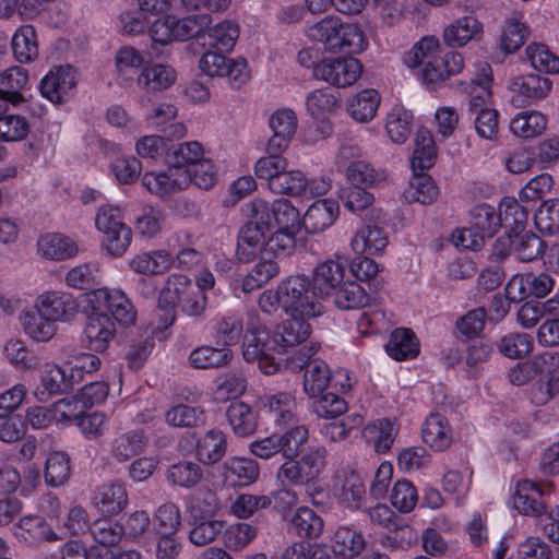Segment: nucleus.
<instances>
[{
    "instance_id": "obj_1",
    "label": "nucleus",
    "mask_w": 559,
    "mask_h": 559,
    "mask_svg": "<svg viewBox=\"0 0 559 559\" xmlns=\"http://www.w3.org/2000/svg\"><path fill=\"white\" fill-rule=\"evenodd\" d=\"M259 307L265 313L281 309L289 318L271 333L258 314L248 316L242 340L243 359L258 361L259 369L271 376L284 366L287 350L309 337L310 320L320 318L324 307L311 278L302 273L287 275L275 289L264 290L259 297Z\"/></svg>"
},
{
    "instance_id": "obj_2",
    "label": "nucleus",
    "mask_w": 559,
    "mask_h": 559,
    "mask_svg": "<svg viewBox=\"0 0 559 559\" xmlns=\"http://www.w3.org/2000/svg\"><path fill=\"white\" fill-rule=\"evenodd\" d=\"M248 206L251 219L239 231L238 259L248 263L262 252L290 254L302 229L299 210L286 199H254Z\"/></svg>"
},
{
    "instance_id": "obj_3",
    "label": "nucleus",
    "mask_w": 559,
    "mask_h": 559,
    "mask_svg": "<svg viewBox=\"0 0 559 559\" xmlns=\"http://www.w3.org/2000/svg\"><path fill=\"white\" fill-rule=\"evenodd\" d=\"M80 305L85 317L81 342L94 353H105L115 338L112 318L123 326H131L136 320L134 306L121 288L92 289L82 295Z\"/></svg>"
},
{
    "instance_id": "obj_4",
    "label": "nucleus",
    "mask_w": 559,
    "mask_h": 559,
    "mask_svg": "<svg viewBox=\"0 0 559 559\" xmlns=\"http://www.w3.org/2000/svg\"><path fill=\"white\" fill-rule=\"evenodd\" d=\"M211 22L212 17L206 13L186 16L169 14L152 22L140 11H126L120 15L121 28L124 34L136 36L147 32L152 44L162 47L199 38Z\"/></svg>"
},
{
    "instance_id": "obj_5",
    "label": "nucleus",
    "mask_w": 559,
    "mask_h": 559,
    "mask_svg": "<svg viewBox=\"0 0 559 559\" xmlns=\"http://www.w3.org/2000/svg\"><path fill=\"white\" fill-rule=\"evenodd\" d=\"M493 75L491 66L481 62L476 66V73L469 80H462L457 88L468 96L469 110L475 115L474 127L477 135L484 140L495 141L499 133V112L487 105L492 97Z\"/></svg>"
},
{
    "instance_id": "obj_6",
    "label": "nucleus",
    "mask_w": 559,
    "mask_h": 559,
    "mask_svg": "<svg viewBox=\"0 0 559 559\" xmlns=\"http://www.w3.org/2000/svg\"><path fill=\"white\" fill-rule=\"evenodd\" d=\"M39 511L40 514L22 516L13 525V535L20 543L36 547L44 543L57 542L63 538L61 530L52 524L58 522L62 511L59 499L52 495L43 497Z\"/></svg>"
},
{
    "instance_id": "obj_7",
    "label": "nucleus",
    "mask_w": 559,
    "mask_h": 559,
    "mask_svg": "<svg viewBox=\"0 0 559 559\" xmlns=\"http://www.w3.org/2000/svg\"><path fill=\"white\" fill-rule=\"evenodd\" d=\"M253 173L275 194L297 198L307 193L306 174L298 168H290L288 159L282 154H269L258 158Z\"/></svg>"
},
{
    "instance_id": "obj_8",
    "label": "nucleus",
    "mask_w": 559,
    "mask_h": 559,
    "mask_svg": "<svg viewBox=\"0 0 559 559\" xmlns=\"http://www.w3.org/2000/svg\"><path fill=\"white\" fill-rule=\"evenodd\" d=\"M326 450L323 447L309 448L300 460L285 461L277 471V480L282 485H305L311 502L317 506L316 495L319 493L317 479L326 463Z\"/></svg>"
},
{
    "instance_id": "obj_9",
    "label": "nucleus",
    "mask_w": 559,
    "mask_h": 559,
    "mask_svg": "<svg viewBox=\"0 0 559 559\" xmlns=\"http://www.w3.org/2000/svg\"><path fill=\"white\" fill-rule=\"evenodd\" d=\"M206 304V295L197 292L192 281L180 273H173L166 278L158 296L160 308L171 310L179 307L182 312L191 317L202 314Z\"/></svg>"
},
{
    "instance_id": "obj_10",
    "label": "nucleus",
    "mask_w": 559,
    "mask_h": 559,
    "mask_svg": "<svg viewBox=\"0 0 559 559\" xmlns=\"http://www.w3.org/2000/svg\"><path fill=\"white\" fill-rule=\"evenodd\" d=\"M364 72L362 62L353 56L325 57L313 64L316 80L336 88L355 85Z\"/></svg>"
},
{
    "instance_id": "obj_11",
    "label": "nucleus",
    "mask_w": 559,
    "mask_h": 559,
    "mask_svg": "<svg viewBox=\"0 0 559 559\" xmlns=\"http://www.w3.org/2000/svg\"><path fill=\"white\" fill-rule=\"evenodd\" d=\"M552 87L550 79L535 72L514 75L507 84L511 102L516 106L532 105L546 99Z\"/></svg>"
},
{
    "instance_id": "obj_12",
    "label": "nucleus",
    "mask_w": 559,
    "mask_h": 559,
    "mask_svg": "<svg viewBox=\"0 0 559 559\" xmlns=\"http://www.w3.org/2000/svg\"><path fill=\"white\" fill-rule=\"evenodd\" d=\"M79 73L70 64L50 69L39 82L40 95L52 104H63L74 94Z\"/></svg>"
},
{
    "instance_id": "obj_13",
    "label": "nucleus",
    "mask_w": 559,
    "mask_h": 559,
    "mask_svg": "<svg viewBox=\"0 0 559 559\" xmlns=\"http://www.w3.org/2000/svg\"><path fill=\"white\" fill-rule=\"evenodd\" d=\"M341 108V98L337 92L329 86H321L307 93L305 109L307 115L323 127L321 133L330 136L332 133L331 119Z\"/></svg>"
},
{
    "instance_id": "obj_14",
    "label": "nucleus",
    "mask_w": 559,
    "mask_h": 559,
    "mask_svg": "<svg viewBox=\"0 0 559 559\" xmlns=\"http://www.w3.org/2000/svg\"><path fill=\"white\" fill-rule=\"evenodd\" d=\"M141 181L151 194L159 199L169 198L190 186V177L187 171L174 165L159 171H146L143 174Z\"/></svg>"
},
{
    "instance_id": "obj_15",
    "label": "nucleus",
    "mask_w": 559,
    "mask_h": 559,
    "mask_svg": "<svg viewBox=\"0 0 559 559\" xmlns=\"http://www.w3.org/2000/svg\"><path fill=\"white\" fill-rule=\"evenodd\" d=\"M32 309L56 325L58 323H69L76 316V304L73 297L59 290L40 293L34 300Z\"/></svg>"
},
{
    "instance_id": "obj_16",
    "label": "nucleus",
    "mask_w": 559,
    "mask_h": 559,
    "mask_svg": "<svg viewBox=\"0 0 559 559\" xmlns=\"http://www.w3.org/2000/svg\"><path fill=\"white\" fill-rule=\"evenodd\" d=\"M267 126L272 131L267 141L270 154H283L288 150L297 132V114L288 107L277 108L270 115Z\"/></svg>"
},
{
    "instance_id": "obj_17",
    "label": "nucleus",
    "mask_w": 559,
    "mask_h": 559,
    "mask_svg": "<svg viewBox=\"0 0 559 559\" xmlns=\"http://www.w3.org/2000/svg\"><path fill=\"white\" fill-rule=\"evenodd\" d=\"M465 59L462 52L444 49L417 75L425 85H438L463 72Z\"/></svg>"
},
{
    "instance_id": "obj_18",
    "label": "nucleus",
    "mask_w": 559,
    "mask_h": 559,
    "mask_svg": "<svg viewBox=\"0 0 559 559\" xmlns=\"http://www.w3.org/2000/svg\"><path fill=\"white\" fill-rule=\"evenodd\" d=\"M542 252L543 241L534 233L525 229L507 238H500L495 247V253L501 257L513 254L524 262L537 259Z\"/></svg>"
},
{
    "instance_id": "obj_19",
    "label": "nucleus",
    "mask_w": 559,
    "mask_h": 559,
    "mask_svg": "<svg viewBox=\"0 0 559 559\" xmlns=\"http://www.w3.org/2000/svg\"><path fill=\"white\" fill-rule=\"evenodd\" d=\"M484 25L474 14H466L452 20L442 32V38L450 48H463L471 41L483 37Z\"/></svg>"
},
{
    "instance_id": "obj_20",
    "label": "nucleus",
    "mask_w": 559,
    "mask_h": 559,
    "mask_svg": "<svg viewBox=\"0 0 559 559\" xmlns=\"http://www.w3.org/2000/svg\"><path fill=\"white\" fill-rule=\"evenodd\" d=\"M338 215L340 204L335 199H318L307 207L301 216L302 228L312 235L322 233L334 225Z\"/></svg>"
},
{
    "instance_id": "obj_21",
    "label": "nucleus",
    "mask_w": 559,
    "mask_h": 559,
    "mask_svg": "<svg viewBox=\"0 0 559 559\" xmlns=\"http://www.w3.org/2000/svg\"><path fill=\"white\" fill-rule=\"evenodd\" d=\"M542 497L543 490L538 484L530 479H519L509 503L521 514L539 518L546 511Z\"/></svg>"
},
{
    "instance_id": "obj_22",
    "label": "nucleus",
    "mask_w": 559,
    "mask_h": 559,
    "mask_svg": "<svg viewBox=\"0 0 559 559\" xmlns=\"http://www.w3.org/2000/svg\"><path fill=\"white\" fill-rule=\"evenodd\" d=\"M260 475V466L253 459L233 456L221 466V476L228 487H246L254 484Z\"/></svg>"
},
{
    "instance_id": "obj_23",
    "label": "nucleus",
    "mask_w": 559,
    "mask_h": 559,
    "mask_svg": "<svg viewBox=\"0 0 559 559\" xmlns=\"http://www.w3.org/2000/svg\"><path fill=\"white\" fill-rule=\"evenodd\" d=\"M177 70L169 63L155 62L145 66L135 78L136 86L147 93H162L177 81Z\"/></svg>"
},
{
    "instance_id": "obj_24",
    "label": "nucleus",
    "mask_w": 559,
    "mask_h": 559,
    "mask_svg": "<svg viewBox=\"0 0 559 559\" xmlns=\"http://www.w3.org/2000/svg\"><path fill=\"white\" fill-rule=\"evenodd\" d=\"M321 297H330L345 281V264L338 259H326L316 265L310 277Z\"/></svg>"
},
{
    "instance_id": "obj_25",
    "label": "nucleus",
    "mask_w": 559,
    "mask_h": 559,
    "mask_svg": "<svg viewBox=\"0 0 559 559\" xmlns=\"http://www.w3.org/2000/svg\"><path fill=\"white\" fill-rule=\"evenodd\" d=\"M381 99L376 88H362L348 97L346 112L357 123H369L376 118Z\"/></svg>"
},
{
    "instance_id": "obj_26",
    "label": "nucleus",
    "mask_w": 559,
    "mask_h": 559,
    "mask_svg": "<svg viewBox=\"0 0 559 559\" xmlns=\"http://www.w3.org/2000/svg\"><path fill=\"white\" fill-rule=\"evenodd\" d=\"M421 439L431 450L442 452L452 444L454 431L445 416L432 413L424 421Z\"/></svg>"
},
{
    "instance_id": "obj_27",
    "label": "nucleus",
    "mask_w": 559,
    "mask_h": 559,
    "mask_svg": "<svg viewBox=\"0 0 559 559\" xmlns=\"http://www.w3.org/2000/svg\"><path fill=\"white\" fill-rule=\"evenodd\" d=\"M349 245L357 254L381 255L389 245V236L382 227L366 224L356 229Z\"/></svg>"
},
{
    "instance_id": "obj_28",
    "label": "nucleus",
    "mask_w": 559,
    "mask_h": 559,
    "mask_svg": "<svg viewBox=\"0 0 559 559\" xmlns=\"http://www.w3.org/2000/svg\"><path fill=\"white\" fill-rule=\"evenodd\" d=\"M128 491L121 483L99 486L92 496L93 507L100 513L117 515L128 506Z\"/></svg>"
},
{
    "instance_id": "obj_29",
    "label": "nucleus",
    "mask_w": 559,
    "mask_h": 559,
    "mask_svg": "<svg viewBox=\"0 0 559 559\" xmlns=\"http://www.w3.org/2000/svg\"><path fill=\"white\" fill-rule=\"evenodd\" d=\"M260 408L270 415L275 425L284 426L296 420L295 395L288 392L264 394L259 399Z\"/></svg>"
},
{
    "instance_id": "obj_30",
    "label": "nucleus",
    "mask_w": 559,
    "mask_h": 559,
    "mask_svg": "<svg viewBox=\"0 0 559 559\" xmlns=\"http://www.w3.org/2000/svg\"><path fill=\"white\" fill-rule=\"evenodd\" d=\"M337 502L352 511L359 510L366 502V487L362 477L356 472H345L335 488Z\"/></svg>"
},
{
    "instance_id": "obj_31",
    "label": "nucleus",
    "mask_w": 559,
    "mask_h": 559,
    "mask_svg": "<svg viewBox=\"0 0 559 559\" xmlns=\"http://www.w3.org/2000/svg\"><path fill=\"white\" fill-rule=\"evenodd\" d=\"M66 372V367L55 362H46L40 374V388L35 391L39 401L46 400L53 394H62L70 391L74 385Z\"/></svg>"
},
{
    "instance_id": "obj_32",
    "label": "nucleus",
    "mask_w": 559,
    "mask_h": 559,
    "mask_svg": "<svg viewBox=\"0 0 559 559\" xmlns=\"http://www.w3.org/2000/svg\"><path fill=\"white\" fill-rule=\"evenodd\" d=\"M444 48L435 35H427L413 44L404 56V64L416 70L417 74L429 64Z\"/></svg>"
},
{
    "instance_id": "obj_33",
    "label": "nucleus",
    "mask_w": 559,
    "mask_h": 559,
    "mask_svg": "<svg viewBox=\"0 0 559 559\" xmlns=\"http://www.w3.org/2000/svg\"><path fill=\"white\" fill-rule=\"evenodd\" d=\"M28 86V71L20 66H12L0 72V99L12 105L25 102L23 92Z\"/></svg>"
},
{
    "instance_id": "obj_34",
    "label": "nucleus",
    "mask_w": 559,
    "mask_h": 559,
    "mask_svg": "<svg viewBox=\"0 0 559 559\" xmlns=\"http://www.w3.org/2000/svg\"><path fill=\"white\" fill-rule=\"evenodd\" d=\"M397 430L394 421L379 418L364 427L361 437L377 453H385L392 448Z\"/></svg>"
},
{
    "instance_id": "obj_35",
    "label": "nucleus",
    "mask_w": 559,
    "mask_h": 559,
    "mask_svg": "<svg viewBox=\"0 0 559 559\" xmlns=\"http://www.w3.org/2000/svg\"><path fill=\"white\" fill-rule=\"evenodd\" d=\"M37 251L46 259L63 261L75 257L79 248L70 237L59 233H50L38 239Z\"/></svg>"
},
{
    "instance_id": "obj_36",
    "label": "nucleus",
    "mask_w": 559,
    "mask_h": 559,
    "mask_svg": "<svg viewBox=\"0 0 559 559\" xmlns=\"http://www.w3.org/2000/svg\"><path fill=\"white\" fill-rule=\"evenodd\" d=\"M226 416L234 435L239 438L253 435L259 425L258 413L242 401L230 403Z\"/></svg>"
},
{
    "instance_id": "obj_37",
    "label": "nucleus",
    "mask_w": 559,
    "mask_h": 559,
    "mask_svg": "<svg viewBox=\"0 0 559 559\" xmlns=\"http://www.w3.org/2000/svg\"><path fill=\"white\" fill-rule=\"evenodd\" d=\"M337 33L334 52L346 51L355 57L368 50L369 39L358 22L342 20V26H340Z\"/></svg>"
},
{
    "instance_id": "obj_38",
    "label": "nucleus",
    "mask_w": 559,
    "mask_h": 559,
    "mask_svg": "<svg viewBox=\"0 0 559 559\" xmlns=\"http://www.w3.org/2000/svg\"><path fill=\"white\" fill-rule=\"evenodd\" d=\"M332 548L340 557L353 559L366 547V538L357 528L348 525L338 526L332 536Z\"/></svg>"
},
{
    "instance_id": "obj_39",
    "label": "nucleus",
    "mask_w": 559,
    "mask_h": 559,
    "mask_svg": "<svg viewBox=\"0 0 559 559\" xmlns=\"http://www.w3.org/2000/svg\"><path fill=\"white\" fill-rule=\"evenodd\" d=\"M174 257L166 250L143 251L129 261V267L138 274L157 275L168 271Z\"/></svg>"
},
{
    "instance_id": "obj_40",
    "label": "nucleus",
    "mask_w": 559,
    "mask_h": 559,
    "mask_svg": "<svg viewBox=\"0 0 559 559\" xmlns=\"http://www.w3.org/2000/svg\"><path fill=\"white\" fill-rule=\"evenodd\" d=\"M20 323L25 335L35 343H48L58 333V325L32 308L21 312Z\"/></svg>"
},
{
    "instance_id": "obj_41",
    "label": "nucleus",
    "mask_w": 559,
    "mask_h": 559,
    "mask_svg": "<svg viewBox=\"0 0 559 559\" xmlns=\"http://www.w3.org/2000/svg\"><path fill=\"white\" fill-rule=\"evenodd\" d=\"M227 440L222 430L211 429L195 444V459L205 465L217 463L226 453Z\"/></svg>"
},
{
    "instance_id": "obj_42",
    "label": "nucleus",
    "mask_w": 559,
    "mask_h": 559,
    "mask_svg": "<svg viewBox=\"0 0 559 559\" xmlns=\"http://www.w3.org/2000/svg\"><path fill=\"white\" fill-rule=\"evenodd\" d=\"M547 117L534 109L518 112L510 121V131L520 139L530 140L542 135L547 129Z\"/></svg>"
},
{
    "instance_id": "obj_43",
    "label": "nucleus",
    "mask_w": 559,
    "mask_h": 559,
    "mask_svg": "<svg viewBox=\"0 0 559 559\" xmlns=\"http://www.w3.org/2000/svg\"><path fill=\"white\" fill-rule=\"evenodd\" d=\"M11 46L14 59L21 64H28L38 57L39 44L37 32L32 25H22L14 32Z\"/></svg>"
},
{
    "instance_id": "obj_44",
    "label": "nucleus",
    "mask_w": 559,
    "mask_h": 559,
    "mask_svg": "<svg viewBox=\"0 0 559 559\" xmlns=\"http://www.w3.org/2000/svg\"><path fill=\"white\" fill-rule=\"evenodd\" d=\"M530 28L523 20V15L513 14L506 19L501 26L499 47L504 53H514L526 41Z\"/></svg>"
},
{
    "instance_id": "obj_45",
    "label": "nucleus",
    "mask_w": 559,
    "mask_h": 559,
    "mask_svg": "<svg viewBox=\"0 0 559 559\" xmlns=\"http://www.w3.org/2000/svg\"><path fill=\"white\" fill-rule=\"evenodd\" d=\"M402 195L408 203L417 202L429 205L437 201L439 188L429 175L414 171Z\"/></svg>"
},
{
    "instance_id": "obj_46",
    "label": "nucleus",
    "mask_w": 559,
    "mask_h": 559,
    "mask_svg": "<svg viewBox=\"0 0 559 559\" xmlns=\"http://www.w3.org/2000/svg\"><path fill=\"white\" fill-rule=\"evenodd\" d=\"M114 63L117 78L131 82L134 74L145 68V52L132 45H124L115 52Z\"/></svg>"
},
{
    "instance_id": "obj_47",
    "label": "nucleus",
    "mask_w": 559,
    "mask_h": 559,
    "mask_svg": "<svg viewBox=\"0 0 559 559\" xmlns=\"http://www.w3.org/2000/svg\"><path fill=\"white\" fill-rule=\"evenodd\" d=\"M497 213L500 218V228H504L508 236L524 231L528 212L515 198L504 197L498 206Z\"/></svg>"
},
{
    "instance_id": "obj_48",
    "label": "nucleus",
    "mask_w": 559,
    "mask_h": 559,
    "mask_svg": "<svg viewBox=\"0 0 559 559\" xmlns=\"http://www.w3.org/2000/svg\"><path fill=\"white\" fill-rule=\"evenodd\" d=\"M438 147L432 133L428 129H420L415 135L414 150L411 157L413 171H423L431 168L437 160Z\"/></svg>"
},
{
    "instance_id": "obj_49",
    "label": "nucleus",
    "mask_w": 559,
    "mask_h": 559,
    "mask_svg": "<svg viewBox=\"0 0 559 559\" xmlns=\"http://www.w3.org/2000/svg\"><path fill=\"white\" fill-rule=\"evenodd\" d=\"M385 352L397 361L413 359L419 354V341L411 329L399 328L391 333Z\"/></svg>"
},
{
    "instance_id": "obj_50",
    "label": "nucleus",
    "mask_w": 559,
    "mask_h": 559,
    "mask_svg": "<svg viewBox=\"0 0 559 559\" xmlns=\"http://www.w3.org/2000/svg\"><path fill=\"white\" fill-rule=\"evenodd\" d=\"M4 360L21 372L34 371L38 367V359L34 356L26 343L19 337L7 340L2 346Z\"/></svg>"
},
{
    "instance_id": "obj_51",
    "label": "nucleus",
    "mask_w": 559,
    "mask_h": 559,
    "mask_svg": "<svg viewBox=\"0 0 559 559\" xmlns=\"http://www.w3.org/2000/svg\"><path fill=\"white\" fill-rule=\"evenodd\" d=\"M412 123V111L402 105H395L384 118V130L392 143L403 144L411 134Z\"/></svg>"
},
{
    "instance_id": "obj_52",
    "label": "nucleus",
    "mask_w": 559,
    "mask_h": 559,
    "mask_svg": "<svg viewBox=\"0 0 559 559\" xmlns=\"http://www.w3.org/2000/svg\"><path fill=\"white\" fill-rule=\"evenodd\" d=\"M94 352H75L66 357L63 365L73 385L82 382L87 374L99 370L102 359Z\"/></svg>"
},
{
    "instance_id": "obj_53",
    "label": "nucleus",
    "mask_w": 559,
    "mask_h": 559,
    "mask_svg": "<svg viewBox=\"0 0 559 559\" xmlns=\"http://www.w3.org/2000/svg\"><path fill=\"white\" fill-rule=\"evenodd\" d=\"M344 176L354 185L370 188L384 186L389 178L385 169L376 168L364 159L348 165L345 169Z\"/></svg>"
},
{
    "instance_id": "obj_54",
    "label": "nucleus",
    "mask_w": 559,
    "mask_h": 559,
    "mask_svg": "<svg viewBox=\"0 0 559 559\" xmlns=\"http://www.w3.org/2000/svg\"><path fill=\"white\" fill-rule=\"evenodd\" d=\"M340 26H342V19L330 14L307 25L305 35L308 39L322 44L328 51L334 52Z\"/></svg>"
},
{
    "instance_id": "obj_55",
    "label": "nucleus",
    "mask_w": 559,
    "mask_h": 559,
    "mask_svg": "<svg viewBox=\"0 0 559 559\" xmlns=\"http://www.w3.org/2000/svg\"><path fill=\"white\" fill-rule=\"evenodd\" d=\"M530 66L539 74L559 75V56L543 43H531L524 50Z\"/></svg>"
},
{
    "instance_id": "obj_56",
    "label": "nucleus",
    "mask_w": 559,
    "mask_h": 559,
    "mask_svg": "<svg viewBox=\"0 0 559 559\" xmlns=\"http://www.w3.org/2000/svg\"><path fill=\"white\" fill-rule=\"evenodd\" d=\"M473 471L469 467L449 469L443 474L441 486L450 495L456 506H462L471 490Z\"/></svg>"
},
{
    "instance_id": "obj_57",
    "label": "nucleus",
    "mask_w": 559,
    "mask_h": 559,
    "mask_svg": "<svg viewBox=\"0 0 559 559\" xmlns=\"http://www.w3.org/2000/svg\"><path fill=\"white\" fill-rule=\"evenodd\" d=\"M231 358L233 352L230 348L202 345L191 352L189 361L193 368L212 369L228 365Z\"/></svg>"
},
{
    "instance_id": "obj_58",
    "label": "nucleus",
    "mask_w": 559,
    "mask_h": 559,
    "mask_svg": "<svg viewBox=\"0 0 559 559\" xmlns=\"http://www.w3.org/2000/svg\"><path fill=\"white\" fill-rule=\"evenodd\" d=\"M331 380L329 366L320 359H313L306 366L304 373V392L314 399L325 391Z\"/></svg>"
},
{
    "instance_id": "obj_59",
    "label": "nucleus",
    "mask_w": 559,
    "mask_h": 559,
    "mask_svg": "<svg viewBox=\"0 0 559 559\" xmlns=\"http://www.w3.org/2000/svg\"><path fill=\"white\" fill-rule=\"evenodd\" d=\"M205 29H207L211 47L222 52H230L240 34L239 24L233 20H223Z\"/></svg>"
},
{
    "instance_id": "obj_60",
    "label": "nucleus",
    "mask_w": 559,
    "mask_h": 559,
    "mask_svg": "<svg viewBox=\"0 0 559 559\" xmlns=\"http://www.w3.org/2000/svg\"><path fill=\"white\" fill-rule=\"evenodd\" d=\"M249 314H255L249 312ZM248 317L243 321L236 314H225L216 319L214 338L218 345L228 348L238 343L240 335L243 330V325H247ZM247 330L245 331V333Z\"/></svg>"
},
{
    "instance_id": "obj_61",
    "label": "nucleus",
    "mask_w": 559,
    "mask_h": 559,
    "mask_svg": "<svg viewBox=\"0 0 559 559\" xmlns=\"http://www.w3.org/2000/svg\"><path fill=\"white\" fill-rule=\"evenodd\" d=\"M334 305L341 310H353L365 307L369 296L366 289L354 281H344L333 293Z\"/></svg>"
},
{
    "instance_id": "obj_62",
    "label": "nucleus",
    "mask_w": 559,
    "mask_h": 559,
    "mask_svg": "<svg viewBox=\"0 0 559 559\" xmlns=\"http://www.w3.org/2000/svg\"><path fill=\"white\" fill-rule=\"evenodd\" d=\"M202 478L203 471L201 466L191 461L175 463L166 472V479L169 484L185 489L195 487Z\"/></svg>"
},
{
    "instance_id": "obj_63",
    "label": "nucleus",
    "mask_w": 559,
    "mask_h": 559,
    "mask_svg": "<svg viewBox=\"0 0 559 559\" xmlns=\"http://www.w3.org/2000/svg\"><path fill=\"white\" fill-rule=\"evenodd\" d=\"M468 224L473 226L483 237H493L500 229V218L497 210L489 204L475 205L469 211Z\"/></svg>"
},
{
    "instance_id": "obj_64",
    "label": "nucleus",
    "mask_w": 559,
    "mask_h": 559,
    "mask_svg": "<svg viewBox=\"0 0 559 559\" xmlns=\"http://www.w3.org/2000/svg\"><path fill=\"white\" fill-rule=\"evenodd\" d=\"M71 474L70 459L61 451L49 453L44 466L45 483L50 487L63 485Z\"/></svg>"
}]
</instances>
